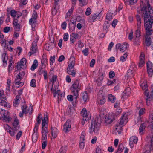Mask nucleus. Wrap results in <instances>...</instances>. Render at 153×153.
<instances>
[{"label":"nucleus","instance_id":"f257e3e1","mask_svg":"<svg viewBox=\"0 0 153 153\" xmlns=\"http://www.w3.org/2000/svg\"><path fill=\"white\" fill-rule=\"evenodd\" d=\"M153 24V17L148 19H144V26L146 30L145 44L147 46L151 45L152 41V38L151 36L153 33L152 25Z\"/></svg>","mask_w":153,"mask_h":153},{"label":"nucleus","instance_id":"f03ea898","mask_svg":"<svg viewBox=\"0 0 153 153\" xmlns=\"http://www.w3.org/2000/svg\"><path fill=\"white\" fill-rule=\"evenodd\" d=\"M140 10L142 13V16L144 17V19H149L151 17L153 18V17L150 15V10H152V8L151 7L149 1L147 0H140Z\"/></svg>","mask_w":153,"mask_h":153},{"label":"nucleus","instance_id":"7ed1b4c3","mask_svg":"<svg viewBox=\"0 0 153 153\" xmlns=\"http://www.w3.org/2000/svg\"><path fill=\"white\" fill-rule=\"evenodd\" d=\"M81 89V86L79 85V82L78 80H75L72 85L70 88L72 94L74 96V98L75 100V103H73L74 106H76L77 102V99L79 95V91Z\"/></svg>","mask_w":153,"mask_h":153},{"label":"nucleus","instance_id":"20e7f679","mask_svg":"<svg viewBox=\"0 0 153 153\" xmlns=\"http://www.w3.org/2000/svg\"><path fill=\"white\" fill-rule=\"evenodd\" d=\"M101 121L100 118H96L93 119L91 122V125L89 128V132L92 134L94 132L98 133L100 129Z\"/></svg>","mask_w":153,"mask_h":153},{"label":"nucleus","instance_id":"39448f33","mask_svg":"<svg viewBox=\"0 0 153 153\" xmlns=\"http://www.w3.org/2000/svg\"><path fill=\"white\" fill-rule=\"evenodd\" d=\"M75 64V60H72L68 65L67 69V73L73 77H74L76 73V71L74 69Z\"/></svg>","mask_w":153,"mask_h":153},{"label":"nucleus","instance_id":"423d86ee","mask_svg":"<svg viewBox=\"0 0 153 153\" xmlns=\"http://www.w3.org/2000/svg\"><path fill=\"white\" fill-rule=\"evenodd\" d=\"M115 116L114 115H109L106 116L104 120L105 126L112 125L115 121Z\"/></svg>","mask_w":153,"mask_h":153},{"label":"nucleus","instance_id":"0eeeda50","mask_svg":"<svg viewBox=\"0 0 153 153\" xmlns=\"http://www.w3.org/2000/svg\"><path fill=\"white\" fill-rule=\"evenodd\" d=\"M144 95L146 97V104L148 106L150 105V101L152 100L153 98V90L151 91V93L149 94V91L147 90H146L144 91Z\"/></svg>","mask_w":153,"mask_h":153},{"label":"nucleus","instance_id":"6e6552de","mask_svg":"<svg viewBox=\"0 0 153 153\" xmlns=\"http://www.w3.org/2000/svg\"><path fill=\"white\" fill-rule=\"evenodd\" d=\"M128 46V44L126 43H118L116 44V48L117 50H119L122 52H123L127 49Z\"/></svg>","mask_w":153,"mask_h":153},{"label":"nucleus","instance_id":"1a4fd4ad","mask_svg":"<svg viewBox=\"0 0 153 153\" xmlns=\"http://www.w3.org/2000/svg\"><path fill=\"white\" fill-rule=\"evenodd\" d=\"M81 114L83 117V120L87 121L88 120L91 118V116L89 114H88L86 109L84 108L82 109L81 112Z\"/></svg>","mask_w":153,"mask_h":153},{"label":"nucleus","instance_id":"9d476101","mask_svg":"<svg viewBox=\"0 0 153 153\" xmlns=\"http://www.w3.org/2000/svg\"><path fill=\"white\" fill-rule=\"evenodd\" d=\"M71 121L70 120H68L63 126V130L65 132H68L71 129Z\"/></svg>","mask_w":153,"mask_h":153},{"label":"nucleus","instance_id":"9b49d317","mask_svg":"<svg viewBox=\"0 0 153 153\" xmlns=\"http://www.w3.org/2000/svg\"><path fill=\"white\" fill-rule=\"evenodd\" d=\"M22 79V77H21L19 75H18L16 76L14 81L15 84L16 85H19L17 86V87L19 88L20 86H22L23 85L24 83L23 82H20Z\"/></svg>","mask_w":153,"mask_h":153},{"label":"nucleus","instance_id":"f8f14e48","mask_svg":"<svg viewBox=\"0 0 153 153\" xmlns=\"http://www.w3.org/2000/svg\"><path fill=\"white\" fill-rule=\"evenodd\" d=\"M37 17V13L34 12L32 15L31 18L29 20V24L32 25V27H33V24L36 23Z\"/></svg>","mask_w":153,"mask_h":153},{"label":"nucleus","instance_id":"ddd939ff","mask_svg":"<svg viewBox=\"0 0 153 153\" xmlns=\"http://www.w3.org/2000/svg\"><path fill=\"white\" fill-rule=\"evenodd\" d=\"M150 122V121H149V123L148 122H145L141 124L139 128V132L141 134H143V131L146 127L148 124H149V126H150V124L149 123Z\"/></svg>","mask_w":153,"mask_h":153},{"label":"nucleus","instance_id":"4468645a","mask_svg":"<svg viewBox=\"0 0 153 153\" xmlns=\"http://www.w3.org/2000/svg\"><path fill=\"white\" fill-rule=\"evenodd\" d=\"M122 125H120L118 123L115 125L114 129L115 133H118L119 134H121V131H123L122 127Z\"/></svg>","mask_w":153,"mask_h":153},{"label":"nucleus","instance_id":"2eb2a0df","mask_svg":"<svg viewBox=\"0 0 153 153\" xmlns=\"http://www.w3.org/2000/svg\"><path fill=\"white\" fill-rule=\"evenodd\" d=\"M55 3L52 8V12L53 14H55L57 13V11L59 9V7L58 6V2L59 0H54Z\"/></svg>","mask_w":153,"mask_h":153},{"label":"nucleus","instance_id":"dca6fc26","mask_svg":"<svg viewBox=\"0 0 153 153\" xmlns=\"http://www.w3.org/2000/svg\"><path fill=\"white\" fill-rule=\"evenodd\" d=\"M6 114H4L1 116V118H3V120H4L5 122H9L11 121V118L10 117L9 113L8 111L5 112Z\"/></svg>","mask_w":153,"mask_h":153},{"label":"nucleus","instance_id":"f3484780","mask_svg":"<svg viewBox=\"0 0 153 153\" xmlns=\"http://www.w3.org/2000/svg\"><path fill=\"white\" fill-rule=\"evenodd\" d=\"M37 41H34L32 43V46L30 49L32 53H35L37 52Z\"/></svg>","mask_w":153,"mask_h":153},{"label":"nucleus","instance_id":"a211bd4d","mask_svg":"<svg viewBox=\"0 0 153 153\" xmlns=\"http://www.w3.org/2000/svg\"><path fill=\"white\" fill-rule=\"evenodd\" d=\"M97 101L98 103L100 105L104 104L105 102V100L104 96L102 94H100L98 95V98L97 99Z\"/></svg>","mask_w":153,"mask_h":153},{"label":"nucleus","instance_id":"6ab92c4d","mask_svg":"<svg viewBox=\"0 0 153 153\" xmlns=\"http://www.w3.org/2000/svg\"><path fill=\"white\" fill-rule=\"evenodd\" d=\"M128 119L127 117L125 114L123 115L120 119V121L118 123L120 125H122L124 124H126V123L127 121V120Z\"/></svg>","mask_w":153,"mask_h":153},{"label":"nucleus","instance_id":"aec40b11","mask_svg":"<svg viewBox=\"0 0 153 153\" xmlns=\"http://www.w3.org/2000/svg\"><path fill=\"white\" fill-rule=\"evenodd\" d=\"M51 131L52 136L53 138H56L58 134V130L56 127H52L51 128Z\"/></svg>","mask_w":153,"mask_h":153},{"label":"nucleus","instance_id":"412c9836","mask_svg":"<svg viewBox=\"0 0 153 153\" xmlns=\"http://www.w3.org/2000/svg\"><path fill=\"white\" fill-rule=\"evenodd\" d=\"M19 120L17 119H15L13 123V130L15 131H17L19 128Z\"/></svg>","mask_w":153,"mask_h":153},{"label":"nucleus","instance_id":"4be33fe9","mask_svg":"<svg viewBox=\"0 0 153 153\" xmlns=\"http://www.w3.org/2000/svg\"><path fill=\"white\" fill-rule=\"evenodd\" d=\"M109 26V22L108 21H105L103 27V31L104 33H106Z\"/></svg>","mask_w":153,"mask_h":153},{"label":"nucleus","instance_id":"5701e85b","mask_svg":"<svg viewBox=\"0 0 153 153\" xmlns=\"http://www.w3.org/2000/svg\"><path fill=\"white\" fill-rule=\"evenodd\" d=\"M135 66L132 64L131 66L130 69L128 71V75L129 76H130L131 77L133 76H134L133 73L134 72V70H133V69L134 68V67Z\"/></svg>","mask_w":153,"mask_h":153},{"label":"nucleus","instance_id":"b1692460","mask_svg":"<svg viewBox=\"0 0 153 153\" xmlns=\"http://www.w3.org/2000/svg\"><path fill=\"white\" fill-rule=\"evenodd\" d=\"M47 113L46 112V113L45 114V116L46 115V117H45L42 120V127H48V126L47 124V120H48V117H47Z\"/></svg>","mask_w":153,"mask_h":153},{"label":"nucleus","instance_id":"393cba45","mask_svg":"<svg viewBox=\"0 0 153 153\" xmlns=\"http://www.w3.org/2000/svg\"><path fill=\"white\" fill-rule=\"evenodd\" d=\"M131 89L129 87H127L123 92V94L122 97V98L124 96H127L128 97L131 94Z\"/></svg>","mask_w":153,"mask_h":153},{"label":"nucleus","instance_id":"a878e982","mask_svg":"<svg viewBox=\"0 0 153 153\" xmlns=\"http://www.w3.org/2000/svg\"><path fill=\"white\" fill-rule=\"evenodd\" d=\"M140 61L139 62V66L142 67L144 64V55L143 54H141L140 56Z\"/></svg>","mask_w":153,"mask_h":153},{"label":"nucleus","instance_id":"bb28decb","mask_svg":"<svg viewBox=\"0 0 153 153\" xmlns=\"http://www.w3.org/2000/svg\"><path fill=\"white\" fill-rule=\"evenodd\" d=\"M114 14L113 12L109 10L106 15V19L109 21H111L112 19V15Z\"/></svg>","mask_w":153,"mask_h":153},{"label":"nucleus","instance_id":"cd10ccee","mask_svg":"<svg viewBox=\"0 0 153 153\" xmlns=\"http://www.w3.org/2000/svg\"><path fill=\"white\" fill-rule=\"evenodd\" d=\"M108 100L111 103H113L116 100V97L112 94H109L108 95Z\"/></svg>","mask_w":153,"mask_h":153},{"label":"nucleus","instance_id":"c85d7f7f","mask_svg":"<svg viewBox=\"0 0 153 153\" xmlns=\"http://www.w3.org/2000/svg\"><path fill=\"white\" fill-rule=\"evenodd\" d=\"M136 18L137 20V27H141V19L140 16L137 14L136 16Z\"/></svg>","mask_w":153,"mask_h":153},{"label":"nucleus","instance_id":"c756f323","mask_svg":"<svg viewBox=\"0 0 153 153\" xmlns=\"http://www.w3.org/2000/svg\"><path fill=\"white\" fill-rule=\"evenodd\" d=\"M38 65V61L35 59L34 60L31 66V70L32 71H34L35 69H36Z\"/></svg>","mask_w":153,"mask_h":153},{"label":"nucleus","instance_id":"7c9ffc66","mask_svg":"<svg viewBox=\"0 0 153 153\" xmlns=\"http://www.w3.org/2000/svg\"><path fill=\"white\" fill-rule=\"evenodd\" d=\"M81 96L84 102H86L87 100L88 99V97L87 93L85 91L81 94Z\"/></svg>","mask_w":153,"mask_h":153},{"label":"nucleus","instance_id":"2f4dec72","mask_svg":"<svg viewBox=\"0 0 153 153\" xmlns=\"http://www.w3.org/2000/svg\"><path fill=\"white\" fill-rule=\"evenodd\" d=\"M26 62V59L25 58H23L21 59L19 64H20V65L24 66V68H25Z\"/></svg>","mask_w":153,"mask_h":153},{"label":"nucleus","instance_id":"473e14b6","mask_svg":"<svg viewBox=\"0 0 153 153\" xmlns=\"http://www.w3.org/2000/svg\"><path fill=\"white\" fill-rule=\"evenodd\" d=\"M48 59L46 57L43 56V59L41 61L42 66L45 67L46 65L48 64Z\"/></svg>","mask_w":153,"mask_h":153},{"label":"nucleus","instance_id":"72a5a7b5","mask_svg":"<svg viewBox=\"0 0 153 153\" xmlns=\"http://www.w3.org/2000/svg\"><path fill=\"white\" fill-rule=\"evenodd\" d=\"M48 127H42L41 131L42 134L43 135H47L48 131Z\"/></svg>","mask_w":153,"mask_h":153},{"label":"nucleus","instance_id":"f704fd0d","mask_svg":"<svg viewBox=\"0 0 153 153\" xmlns=\"http://www.w3.org/2000/svg\"><path fill=\"white\" fill-rule=\"evenodd\" d=\"M52 91L53 95L55 97L56 95H58V98H59V92H60V91L59 90H58L57 91L55 89H53V88L51 90Z\"/></svg>","mask_w":153,"mask_h":153},{"label":"nucleus","instance_id":"c9c22d12","mask_svg":"<svg viewBox=\"0 0 153 153\" xmlns=\"http://www.w3.org/2000/svg\"><path fill=\"white\" fill-rule=\"evenodd\" d=\"M14 27L16 29H19L20 27V25L18 23V21L14 20L13 22Z\"/></svg>","mask_w":153,"mask_h":153},{"label":"nucleus","instance_id":"e433bc0d","mask_svg":"<svg viewBox=\"0 0 153 153\" xmlns=\"http://www.w3.org/2000/svg\"><path fill=\"white\" fill-rule=\"evenodd\" d=\"M128 55V53H126L120 58V59L122 62H124L126 60V58Z\"/></svg>","mask_w":153,"mask_h":153},{"label":"nucleus","instance_id":"4c0bfd02","mask_svg":"<svg viewBox=\"0 0 153 153\" xmlns=\"http://www.w3.org/2000/svg\"><path fill=\"white\" fill-rule=\"evenodd\" d=\"M141 27H137V29L135 31V36L140 37V36L141 32H140Z\"/></svg>","mask_w":153,"mask_h":153},{"label":"nucleus","instance_id":"58836bf2","mask_svg":"<svg viewBox=\"0 0 153 153\" xmlns=\"http://www.w3.org/2000/svg\"><path fill=\"white\" fill-rule=\"evenodd\" d=\"M7 55L6 53H4L2 55V59L4 63H6L7 65V58L6 57Z\"/></svg>","mask_w":153,"mask_h":153},{"label":"nucleus","instance_id":"ea45409f","mask_svg":"<svg viewBox=\"0 0 153 153\" xmlns=\"http://www.w3.org/2000/svg\"><path fill=\"white\" fill-rule=\"evenodd\" d=\"M140 41V37L135 36L133 40V42L136 45H138Z\"/></svg>","mask_w":153,"mask_h":153},{"label":"nucleus","instance_id":"a19ab883","mask_svg":"<svg viewBox=\"0 0 153 153\" xmlns=\"http://www.w3.org/2000/svg\"><path fill=\"white\" fill-rule=\"evenodd\" d=\"M129 140L134 142V143L136 144L138 141V138L135 136H133L131 137Z\"/></svg>","mask_w":153,"mask_h":153},{"label":"nucleus","instance_id":"79ce46f5","mask_svg":"<svg viewBox=\"0 0 153 153\" xmlns=\"http://www.w3.org/2000/svg\"><path fill=\"white\" fill-rule=\"evenodd\" d=\"M150 143V150H153V136L148 139Z\"/></svg>","mask_w":153,"mask_h":153},{"label":"nucleus","instance_id":"37998d69","mask_svg":"<svg viewBox=\"0 0 153 153\" xmlns=\"http://www.w3.org/2000/svg\"><path fill=\"white\" fill-rule=\"evenodd\" d=\"M27 106L26 105H24L21 107V109L23 112L25 114H26L28 113V111L27 110Z\"/></svg>","mask_w":153,"mask_h":153},{"label":"nucleus","instance_id":"c03bdc74","mask_svg":"<svg viewBox=\"0 0 153 153\" xmlns=\"http://www.w3.org/2000/svg\"><path fill=\"white\" fill-rule=\"evenodd\" d=\"M123 149V145L121 144L119 145L117 150L115 153H120Z\"/></svg>","mask_w":153,"mask_h":153},{"label":"nucleus","instance_id":"a18cd8bd","mask_svg":"<svg viewBox=\"0 0 153 153\" xmlns=\"http://www.w3.org/2000/svg\"><path fill=\"white\" fill-rule=\"evenodd\" d=\"M57 79V78L56 76H53L52 78V79L51 80V82H52V83L51 90H52L53 89V85L54 84V82L56 81Z\"/></svg>","mask_w":153,"mask_h":153},{"label":"nucleus","instance_id":"49530a36","mask_svg":"<svg viewBox=\"0 0 153 153\" xmlns=\"http://www.w3.org/2000/svg\"><path fill=\"white\" fill-rule=\"evenodd\" d=\"M42 120V114L40 113H39L38 114V116L37 118V123L35 124H38L39 125L41 123V122Z\"/></svg>","mask_w":153,"mask_h":153},{"label":"nucleus","instance_id":"de8ad7c7","mask_svg":"<svg viewBox=\"0 0 153 153\" xmlns=\"http://www.w3.org/2000/svg\"><path fill=\"white\" fill-rule=\"evenodd\" d=\"M74 109L73 108H69L68 112L67 114L70 116H71L73 114Z\"/></svg>","mask_w":153,"mask_h":153},{"label":"nucleus","instance_id":"09e8293b","mask_svg":"<svg viewBox=\"0 0 153 153\" xmlns=\"http://www.w3.org/2000/svg\"><path fill=\"white\" fill-rule=\"evenodd\" d=\"M55 61V56H51L50 59V64L51 65H52L53 64V63Z\"/></svg>","mask_w":153,"mask_h":153},{"label":"nucleus","instance_id":"8fccbe9b","mask_svg":"<svg viewBox=\"0 0 153 153\" xmlns=\"http://www.w3.org/2000/svg\"><path fill=\"white\" fill-rule=\"evenodd\" d=\"M39 126V125H38V124H35V127L33 130V134H36V135L38 131Z\"/></svg>","mask_w":153,"mask_h":153},{"label":"nucleus","instance_id":"3c124183","mask_svg":"<svg viewBox=\"0 0 153 153\" xmlns=\"http://www.w3.org/2000/svg\"><path fill=\"white\" fill-rule=\"evenodd\" d=\"M137 0H127L126 1L129 3L130 5H133L134 4L137 2Z\"/></svg>","mask_w":153,"mask_h":153},{"label":"nucleus","instance_id":"603ef678","mask_svg":"<svg viewBox=\"0 0 153 153\" xmlns=\"http://www.w3.org/2000/svg\"><path fill=\"white\" fill-rule=\"evenodd\" d=\"M85 134L84 132H82V134L80 136V142H84L85 141V136L84 135Z\"/></svg>","mask_w":153,"mask_h":153},{"label":"nucleus","instance_id":"864d4df0","mask_svg":"<svg viewBox=\"0 0 153 153\" xmlns=\"http://www.w3.org/2000/svg\"><path fill=\"white\" fill-rule=\"evenodd\" d=\"M7 103L6 102L1 99L0 100V105L4 106L5 107L7 106Z\"/></svg>","mask_w":153,"mask_h":153},{"label":"nucleus","instance_id":"5fc2aeb1","mask_svg":"<svg viewBox=\"0 0 153 153\" xmlns=\"http://www.w3.org/2000/svg\"><path fill=\"white\" fill-rule=\"evenodd\" d=\"M148 73L149 77H151L153 75L152 68H147Z\"/></svg>","mask_w":153,"mask_h":153},{"label":"nucleus","instance_id":"6e6d98bb","mask_svg":"<svg viewBox=\"0 0 153 153\" xmlns=\"http://www.w3.org/2000/svg\"><path fill=\"white\" fill-rule=\"evenodd\" d=\"M71 36H73V37H74L75 39H79L80 38V36L79 35L76 33H72L71 34Z\"/></svg>","mask_w":153,"mask_h":153},{"label":"nucleus","instance_id":"4d7b16f0","mask_svg":"<svg viewBox=\"0 0 153 153\" xmlns=\"http://www.w3.org/2000/svg\"><path fill=\"white\" fill-rule=\"evenodd\" d=\"M145 109L144 108H141L139 111V115L141 116L145 113Z\"/></svg>","mask_w":153,"mask_h":153},{"label":"nucleus","instance_id":"13d9d810","mask_svg":"<svg viewBox=\"0 0 153 153\" xmlns=\"http://www.w3.org/2000/svg\"><path fill=\"white\" fill-rule=\"evenodd\" d=\"M30 85V86L33 87H35L36 86V80L35 79H33L31 80Z\"/></svg>","mask_w":153,"mask_h":153},{"label":"nucleus","instance_id":"bf43d9fd","mask_svg":"<svg viewBox=\"0 0 153 153\" xmlns=\"http://www.w3.org/2000/svg\"><path fill=\"white\" fill-rule=\"evenodd\" d=\"M75 27H76V25H75L72 24H69V30L71 31L74 30L75 29Z\"/></svg>","mask_w":153,"mask_h":153},{"label":"nucleus","instance_id":"052dcab7","mask_svg":"<svg viewBox=\"0 0 153 153\" xmlns=\"http://www.w3.org/2000/svg\"><path fill=\"white\" fill-rule=\"evenodd\" d=\"M91 13V11L90 8L88 7L87 8L85 14L87 16L89 15Z\"/></svg>","mask_w":153,"mask_h":153},{"label":"nucleus","instance_id":"680f3d73","mask_svg":"<svg viewBox=\"0 0 153 153\" xmlns=\"http://www.w3.org/2000/svg\"><path fill=\"white\" fill-rule=\"evenodd\" d=\"M66 152V148L63 146L60 149L59 151V153H65Z\"/></svg>","mask_w":153,"mask_h":153},{"label":"nucleus","instance_id":"e2e57ef3","mask_svg":"<svg viewBox=\"0 0 153 153\" xmlns=\"http://www.w3.org/2000/svg\"><path fill=\"white\" fill-rule=\"evenodd\" d=\"M16 12L14 10H11L10 11V15L11 16L14 18L15 17L16 14Z\"/></svg>","mask_w":153,"mask_h":153},{"label":"nucleus","instance_id":"0e129e2a","mask_svg":"<svg viewBox=\"0 0 153 153\" xmlns=\"http://www.w3.org/2000/svg\"><path fill=\"white\" fill-rule=\"evenodd\" d=\"M98 15V13H97L94 14L92 16V18L91 19V20H92L91 21L92 22H93L94 20L96 19Z\"/></svg>","mask_w":153,"mask_h":153},{"label":"nucleus","instance_id":"69168bd1","mask_svg":"<svg viewBox=\"0 0 153 153\" xmlns=\"http://www.w3.org/2000/svg\"><path fill=\"white\" fill-rule=\"evenodd\" d=\"M115 73L113 71H111L109 73V77L110 78H113L115 76Z\"/></svg>","mask_w":153,"mask_h":153},{"label":"nucleus","instance_id":"338daca9","mask_svg":"<svg viewBox=\"0 0 153 153\" xmlns=\"http://www.w3.org/2000/svg\"><path fill=\"white\" fill-rule=\"evenodd\" d=\"M147 68H152V64L150 61H148L147 63Z\"/></svg>","mask_w":153,"mask_h":153},{"label":"nucleus","instance_id":"774afa93","mask_svg":"<svg viewBox=\"0 0 153 153\" xmlns=\"http://www.w3.org/2000/svg\"><path fill=\"white\" fill-rule=\"evenodd\" d=\"M82 52L85 56H87L89 54L88 49L85 48L82 51Z\"/></svg>","mask_w":153,"mask_h":153}]
</instances>
